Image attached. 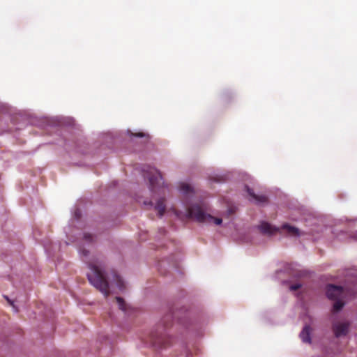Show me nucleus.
<instances>
[{
	"mask_svg": "<svg viewBox=\"0 0 357 357\" xmlns=\"http://www.w3.org/2000/svg\"><path fill=\"white\" fill-rule=\"evenodd\" d=\"M301 284L300 283H296V284H292L289 287V289L290 291H295V290H297L299 288L301 287Z\"/></svg>",
	"mask_w": 357,
	"mask_h": 357,
	"instance_id": "obj_19",
	"label": "nucleus"
},
{
	"mask_svg": "<svg viewBox=\"0 0 357 357\" xmlns=\"http://www.w3.org/2000/svg\"><path fill=\"white\" fill-rule=\"evenodd\" d=\"M245 188L246 189V191H247L248 195L250 196L249 200L250 202H255V204H264V203H266L267 202V197L265 195H256L254 192L253 190L251 189L248 185H245Z\"/></svg>",
	"mask_w": 357,
	"mask_h": 357,
	"instance_id": "obj_6",
	"label": "nucleus"
},
{
	"mask_svg": "<svg viewBox=\"0 0 357 357\" xmlns=\"http://www.w3.org/2000/svg\"><path fill=\"white\" fill-rule=\"evenodd\" d=\"M155 208L158 210L159 216L162 217L165 211V204L162 199L158 200Z\"/></svg>",
	"mask_w": 357,
	"mask_h": 357,
	"instance_id": "obj_11",
	"label": "nucleus"
},
{
	"mask_svg": "<svg viewBox=\"0 0 357 357\" xmlns=\"http://www.w3.org/2000/svg\"><path fill=\"white\" fill-rule=\"evenodd\" d=\"M83 238L87 243L91 242L93 241V236L89 234H84L83 236Z\"/></svg>",
	"mask_w": 357,
	"mask_h": 357,
	"instance_id": "obj_18",
	"label": "nucleus"
},
{
	"mask_svg": "<svg viewBox=\"0 0 357 357\" xmlns=\"http://www.w3.org/2000/svg\"><path fill=\"white\" fill-rule=\"evenodd\" d=\"M258 229L261 231V233L269 236H271L275 232L280 231V228L273 227L266 222H261V224L258 226Z\"/></svg>",
	"mask_w": 357,
	"mask_h": 357,
	"instance_id": "obj_7",
	"label": "nucleus"
},
{
	"mask_svg": "<svg viewBox=\"0 0 357 357\" xmlns=\"http://www.w3.org/2000/svg\"><path fill=\"white\" fill-rule=\"evenodd\" d=\"M116 301H117V303H118V305H119V308L120 310H121L122 311H125L126 310V307H125V305H124V301H123V299L121 297H119L117 296L116 298Z\"/></svg>",
	"mask_w": 357,
	"mask_h": 357,
	"instance_id": "obj_16",
	"label": "nucleus"
},
{
	"mask_svg": "<svg viewBox=\"0 0 357 357\" xmlns=\"http://www.w3.org/2000/svg\"><path fill=\"white\" fill-rule=\"evenodd\" d=\"M4 298L8 301L9 304L13 307V311L17 313L18 312V307L15 305L14 301L10 300L7 296H4Z\"/></svg>",
	"mask_w": 357,
	"mask_h": 357,
	"instance_id": "obj_17",
	"label": "nucleus"
},
{
	"mask_svg": "<svg viewBox=\"0 0 357 357\" xmlns=\"http://www.w3.org/2000/svg\"><path fill=\"white\" fill-rule=\"evenodd\" d=\"M280 229H285L287 234L290 236L299 237L301 234L298 228L291 226L289 224H283Z\"/></svg>",
	"mask_w": 357,
	"mask_h": 357,
	"instance_id": "obj_9",
	"label": "nucleus"
},
{
	"mask_svg": "<svg viewBox=\"0 0 357 357\" xmlns=\"http://www.w3.org/2000/svg\"><path fill=\"white\" fill-rule=\"evenodd\" d=\"M144 204H147V203H146V202H144ZM148 204H149V205H151V206H152V205H153V204H152V202H149V203H148Z\"/></svg>",
	"mask_w": 357,
	"mask_h": 357,
	"instance_id": "obj_22",
	"label": "nucleus"
},
{
	"mask_svg": "<svg viewBox=\"0 0 357 357\" xmlns=\"http://www.w3.org/2000/svg\"><path fill=\"white\" fill-rule=\"evenodd\" d=\"M180 192L183 194H188L190 192H192L191 188L187 184H183L180 188Z\"/></svg>",
	"mask_w": 357,
	"mask_h": 357,
	"instance_id": "obj_14",
	"label": "nucleus"
},
{
	"mask_svg": "<svg viewBox=\"0 0 357 357\" xmlns=\"http://www.w3.org/2000/svg\"><path fill=\"white\" fill-rule=\"evenodd\" d=\"M344 289L341 286L329 284L326 287V296L329 299L336 300L342 296Z\"/></svg>",
	"mask_w": 357,
	"mask_h": 357,
	"instance_id": "obj_4",
	"label": "nucleus"
},
{
	"mask_svg": "<svg viewBox=\"0 0 357 357\" xmlns=\"http://www.w3.org/2000/svg\"><path fill=\"white\" fill-rule=\"evenodd\" d=\"M190 218H193L196 221L202 223L214 222L215 225H220L222 219L213 218L211 215L207 213L202 206L197 204L192 205L188 211V215Z\"/></svg>",
	"mask_w": 357,
	"mask_h": 357,
	"instance_id": "obj_2",
	"label": "nucleus"
},
{
	"mask_svg": "<svg viewBox=\"0 0 357 357\" xmlns=\"http://www.w3.org/2000/svg\"><path fill=\"white\" fill-rule=\"evenodd\" d=\"M147 177L149 181V188L151 192H154L156 186L160 184V180H162L160 172L155 168L151 167Z\"/></svg>",
	"mask_w": 357,
	"mask_h": 357,
	"instance_id": "obj_3",
	"label": "nucleus"
},
{
	"mask_svg": "<svg viewBox=\"0 0 357 357\" xmlns=\"http://www.w3.org/2000/svg\"><path fill=\"white\" fill-rule=\"evenodd\" d=\"M344 306V303L342 302L339 299L335 302L333 304V310L334 311L338 312L341 310Z\"/></svg>",
	"mask_w": 357,
	"mask_h": 357,
	"instance_id": "obj_13",
	"label": "nucleus"
},
{
	"mask_svg": "<svg viewBox=\"0 0 357 357\" xmlns=\"http://www.w3.org/2000/svg\"><path fill=\"white\" fill-rule=\"evenodd\" d=\"M127 134L130 137H145V138H147V139L150 138L149 137V135L148 133H144V132H136V133H132L130 130H127Z\"/></svg>",
	"mask_w": 357,
	"mask_h": 357,
	"instance_id": "obj_12",
	"label": "nucleus"
},
{
	"mask_svg": "<svg viewBox=\"0 0 357 357\" xmlns=\"http://www.w3.org/2000/svg\"><path fill=\"white\" fill-rule=\"evenodd\" d=\"M81 216V212L79 209L76 210L75 212V217L76 219H78Z\"/></svg>",
	"mask_w": 357,
	"mask_h": 357,
	"instance_id": "obj_20",
	"label": "nucleus"
},
{
	"mask_svg": "<svg viewBox=\"0 0 357 357\" xmlns=\"http://www.w3.org/2000/svg\"><path fill=\"white\" fill-rule=\"evenodd\" d=\"M312 328L310 326H305L303 328L302 331L300 333V337L302 340L303 342L311 344L312 339Z\"/></svg>",
	"mask_w": 357,
	"mask_h": 357,
	"instance_id": "obj_8",
	"label": "nucleus"
},
{
	"mask_svg": "<svg viewBox=\"0 0 357 357\" xmlns=\"http://www.w3.org/2000/svg\"><path fill=\"white\" fill-rule=\"evenodd\" d=\"M352 238L357 241V231L353 234Z\"/></svg>",
	"mask_w": 357,
	"mask_h": 357,
	"instance_id": "obj_21",
	"label": "nucleus"
},
{
	"mask_svg": "<svg viewBox=\"0 0 357 357\" xmlns=\"http://www.w3.org/2000/svg\"><path fill=\"white\" fill-rule=\"evenodd\" d=\"M78 252L82 260H85L89 257V252L84 248H79Z\"/></svg>",
	"mask_w": 357,
	"mask_h": 357,
	"instance_id": "obj_15",
	"label": "nucleus"
},
{
	"mask_svg": "<svg viewBox=\"0 0 357 357\" xmlns=\"http://www.w3.org/2000/svg\"><path fill=\"white\" fill-rule=\"evenodd\" d=\"M112 278H113L111 284H114L116 287L119 289H123L124 288V284L121 278L118 275L114 273L112 274Z\"/></svg>",
	"mask_w": 357,
	"mask_h": 357,
	"instance_id": "obj_10",
	"label": "nucleus"
},
{
	"mask_svg": "<svg viewBox=\"0 0 357 357\" xmlns=\"http://www.w3.org/2000/svg\"><path fill=\"white\" fill-rule=\"evenodd\" d=\"M89 267L91 271V273L87 274L90 284L98 289L105 297H107L110 284L107 280L102 264L101 263L89 264Z\"/></svg>",
	"mask_w": 357,
	"mask_h": 357,
	"instance_id": "obj_1",
	"label": "nucleus"
},
{
	"mask_svg": "<svg viewBox=\"0 0 357 357\" xmlns=\"http://www.w3.org/2000/svg\"><path fill=\"white\" fill-rule=\"evenodd\" d=\"M349 324L347 321L338 322L333 324V331L336 337L344 336L349 331Z\"/></svg>",
	"mask_w": 357,
	"mask_h": 357,
	"instance_id": "obj_5",
	"label": "nucleus"
}]
</instances>
